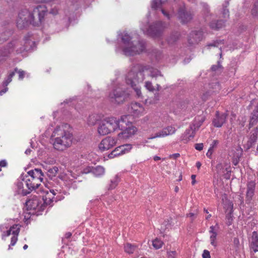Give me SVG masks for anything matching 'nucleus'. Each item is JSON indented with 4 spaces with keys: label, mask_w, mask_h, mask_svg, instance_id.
<instances>
[{
    "label": "nucleus",
    "mask_w": 258,
    "mask_h": 258,
    "mask_svg": "<svg viewBox=\"0 0 258 258\" xmlns=\"http://www.w3.org/2000/svg\"><path fill=\"white\" fill-rule=\"evenodd\" d=\"M47 12L45 6H38L32 12L27 10L21 11L17 19V25L20 29H23L29 24L35 26H39L42 22Z\"/></svg>",
    "instance_id": "1"
},
{
    "label": "nucleus",
    "mask_w": 258,
    "mask_h": 258,
    "mask_svg": "<svg viewBox=\"0 0 258 258\" xmlns=\"http://www.w3.org/2000/svg\"><path fill=\"white\" fill-rule=\"evenodd\" d=\"M72 128L67 123L57 126L51 135V142L53 148L58 151H63L71 146L73 135Z\"/></svg>",
    "instance_id": "2"
},
{
    "label": "nucleus",
    "mask_w": 258,
    "mask_h": 258,
    "mask_svg": "<svg viewBox=\"0 0 258 258\" xmlns=\"http://www.w3.org/2000/svg\"><path fill=\"white\" fill-rule=\"evenodd\" d=\"M122 43V51L126 55H134L142 52L145 49V44L141 41L138 35L131 36L123 32L119 34Z\"/></svg>",
    "instance_id": "3"
},
{
    "label": "nucleus",
    "mask_w": 258,
    "mask_h": 258,
    "mask_svg": "<svg viewBox=\"0 0 258 258\" xmlns=\"http://www.w3.org/2000/svg\"><path fill=\"white\" fill-rule=\"evenodd\" d=\"M27 173L29 175V178L33 180V184L36 186V189H38L37 194L45 193V195L43 196L44 203L46 205H50L53 201L54 196L57 192H60L57 189H51L49 192L47 189H41V185L40 182L43 180L44 176L43 173L40 169L35 168L33 170L29 171Z\"/></svg>",
    "instance_id": "4"
},
{
    "label": "nucleus",
    "mask_w": 258,
    "mask_h": 258,
    "mask_svg": "<svg viewBox=\"0 0 258 258\" xmlns=\"http://www.w3.org/2000/svg\"><path fill=\"white\" fill-rule=\"evenodd\" d=\"M132 70L135 71L138 81H143L145 79V74L150 76L152 78L162 76V74L159 70L149 66H136Z\"/></svg>",
    "instance_id": "5"
},
{
    "label": "nucleus",
    "mask_w": 258,
    "mask_h": 258,
    "mask_svg": "<svg viewBox=\"0 0 258 258\" xmlns=\"http://www.w3.org/2000/svg\"><path fill=\"white\" fill-rule=\"evenodd\" d=\"M22 181L18 183V191L19 194L26 196L29 194L30 191L36 190L37 193L38 189L36 186L33 184V180L29 178V175L27 173L22 179Z\"/></svg>",
    "instance_id": "6"
},
{
    "label": "nucleus",
    "mask_w": 258,
    "mask_h": 258,
    "mask_svg": "<svg viewBox=\"0 0 258 258\" xmlns=\"http://www.w3.org/2000/svg\"><path fill=\"white\" fill-rule=\"evenodd\" d=\"M166 27V24L159 21L154 25H151L148 28L141 27L143 32L153 37L159 36L163 29Z\"/></svg>",
    "instance_id": "7"
},
{
    "label": "nucleus",
    "mask_w": 258,
    "mask_h": 258,
    "mask_svg": "<svg viewBox=\"0 0 258 258\" xmlns=\"http://www.w3.org/2000/svg\"><path fill=\"white\" fill-rule=\"evenodd\" d=\"M127 97V94L120 88L114 89L108 95L109 99L111 102L118 104L123 103Z\"/></svg>",
    "instance_id": "8"
},
{
    "label": "nucleus",
    "mask_w": 258,
    "mask_h": 258,
    "mask_svg": "<svg viewBox=\"0 0 258 258\" xmlns=\"http://www.w3.org/2000/svg\"><path fill=\"white\" fill-rule=\"evenodd\" d=\"M125 82L127 84L130 85L133 88L139 98L142 97L141 88L137 86V84L143 81H137L135 71L131 70L127 73L125 77Z\"/></svg>",
    "instance_id": "9"
},
{
    "label": "nucleus",
    "mask_w": 258,
    "mask_h": 258,
    "mask_svg": "<svg viewBox=\"0 0 258 258\" xmlns=\"http://www.w3.org/2000/svg\"><path fill=\"white\" fill-rule=\"evenodd\" d=\"M176 128L172 126L168 125L164 128H163L162 130L159 131L156 133L154 135L151 136L149 139H154L155 138H165L168 136L172 135L175 133Z\"/></svg>",
    "instance_id": "10"
},
{
    "label": "nucleus",
    "mask_w": 258,
    "mask_h": 258,
    "mask_svg": "<svg viewBox=\"0 0 258 258\" xmlns=\"http://www.w3.org/2000/svg\"><path fill=\"white\" fill-rule=\"evenodd\" d=\"M117 141V139L115 137H106L101 141L99 145V148L101 151L109 150L115 146Z\"/></svg>",
    "instance_id": "11"
},
{
    "label": "nucleus",
    "mask_w": 258,
    "mask_h": 258,
    "mask_svg": "<svg viewBox=\"0 0 258 258\" xmlns=\"http://www.w3.org/2000/svg\"><path fill=\"white\" fill-rule=\"evenodd\" d=\"M128 110L136 117L142 116L145 113L143 105L138 102H132L128 106Z\"/></svg>",
    "instance_id": "12"
},
{
    "label": "nucleus",
    "mask_w": 258,
    "mask_h": 258,
    "mask_svg": "<svg viewBox=\"0 0 258 258\" xmlns=\"http://www.w3.org/2000/svg\"><path fill=\"white\" fill-rule=\"evenodd\" d=\"M121 132L117 135V140L123 141L128 139L133 136L137 132V128L134 126H128L125 127L123 130H120Z\"/></svg>",
    "instance_id": "13"
},
{
    "label": "nucleus",
    "mask_w": 258,
    "mask_h": 258,
    "mask_svg": "<svg viewBox=\"0 0 258 258\" xmlns=\"http://www.w3.org/2000/svg\"><path fill=\"white\" fill-rule=\"evenodd\" d=\"M20 229V226L18 224L13 225L11 227L10 229L7 231L6 234H4V236H9L11 234L13 236L11 238V241L10 245L14 246L18 240V235L19 233Z\"/></svg>",
    "instance_id": "14"
},
{
    "label": "nucleus",
    "mask_w": 258,
    "mask_h": 258,
    "mask_svg": "<svg viewBox=\"0 0 258 258\" xmlns=\"http://www.w3.org/2000/svg\"><path fill=\"white\" fill-rule=\"evenodd\" d=\"M132 149V146L130 144H126L120 146L116 148L113 151L108 155L109 158H113L117 156L125 154L128 152Z\"/></svg>",
    "instance_id": "15"
},
{
    "label": "nucleus",
    "mask_w": 258,
    "mask_h": 258,
    "mask_svg": "<svg viewBox=\"0 0 258 258\" xmlns=\"http://www.w3.org/2000/svg\"><path fill=\"white\" fill-rule=\"evenodd\" d=\"M105 119L111 133L120 130V127H122V124H120L119 120L114 117H109Z\"/></svg>",
    "instance_id": "16"
},
{
    "label": "nucleus",
    "mask_w": 258,
    "mask_h": 258,
    "mask_svg": "<svg viewBox=\"0 0 258 258\" xmlns=\"http://www.w3.org/2000/svg\"><path fill=\"white\" fill-rule=\"evenodd\" d=\"M18 45L19 43L15 41L9 43L7 47L5 48L4 51H1L0 52V55L3 56H7L8 54L13 52L15 49H16L17 53H20L22 50H18L17 48Z\"/></svg>",
    "instance_id": "17"
},
{
    "label": "nucleus",
    "mask_w": 258,
    "mask_h": 258,
    "mask_svg": "<svg viewBox=\"0 0 258 258\" xmlns=\"http://www.w3.org/2000/svg\"><path fill=\"white\" fill-rule=\"evenodd\" d=\"M41 205L40 199L37 197H33L26 202V205L29 210L39 209Z\"/></svg>",
    "instance_id": "18"
},
{
    "label": "nucleus",
    "mask_w": 258,
    "mask_h": 258,
    "mask_svg": "<svg viewBox=\"0 0 258 258\" xmlns=\"http://www.w3.org/2000/svg\"><path fill=\"white\" fill-rule=\"evenodd\" d=\"M255 190V183L253 182H250L247 184L246 192V203L249 204L252 200Z\"/></svg>",
    "instance_id": "19"
},
{
    "label": "nucleus",
    "mask_w": 258,
    "mask_h": 258,
    "mask_svg": "<svg viewBox=\"0 0 258 258\" xmlns=\"http://www.w3.org/2000/svg\"><path fill=\"white\" fill-rule=\"evenodd\" d=\"M227 114L225 113L220 114L218 111H217L216 117L213 120V125L217 127H220L222 126L226 121Z\"/></svg>",
    "instance_id": "20"
},
{
    "label": "nucleus",
    "mask_w": 258,
    "mask_h": 258,
    "mask_svg": "<svg viewBox=\"0 0 258 258\" xmlns=\"http://www.w3.org/2000/svg\"><path fill=\"white\" fill-rule=\"evenodd\" d=\"M97 133L100 136H105L111 133L105 119L99 123Z\"/></svg>",
    "instance_id": "21"
},
{
    "label": "nucleus",
    "mask_w": 258,
    "mask_h": 258,
    "mask_svg": "<svg viewBox=\"0 0 258 258\" xmlns=\"http://www.w3.org/2000/svg\"><path fill=\"white\" fill-rule=\"evenodd\" d=\"M218 230V225L216 226H211L210 227L209 233L210 234V243L214 247L217 246L216 238L217 236V231Z\"/></svg>",
    "instance_id": "22"
},
{
    "label": "nucleus",
    "mask_w": 258,
    "mask_h": 258,
    "mask_svg": "<svg viewBox=\"0 0 258 258\" xmlns=\"http://www.w3.org/2000/svg\"><path fill=\"white\" fill-rule=\"evenodd\" d=\"M203 32L201 31H195L190 34L188 39L189 43L194 44L201 41L203 38Z\"/></svg>",
    "instance_id": "23"
},
{
    "label": "nucleus",
    "mask_w": 258,
    "mask_h": 258,
    "mask_svg": "<svg viewBox=\"0 0 258 258\" xmlns=\"http://www.w3.org/2000/svg\"><path fill=\"white\" fill-rule=\"evenodd\" d=\"M196 132L190 126L187 129L181 137V140L184 143H187L189 140L194 138Z\"/></svg>",
    "instance_id": "24"
},
{
    "label": "nucleus",
    "mask_w": 258,
    "mask_h": 258,
    "mask_svg": "<svg viewBox=\"0 0 258 258\" xmlns=\"http://www.w3.org/2000/svg\"><path fill=\"white\" fill-rule=\"evenodd\" d=\"M132 118V116L130 115H124L121 116L120 119H118L119 121V124H122V127H120V130H123L126 126H133L131 120Z\"/></svg>",
    "instance_id": "25"
},
{
    "label": "nucleus",
    "mask_w": 258,
    "mask_h": 258,
    "mask_svg": "<svg viewBox=\"0 0 258 258\" xmlns=\"http://www.w3.org/2000/svg\"><path fill=\"white\" fill-rule=\"evenodd\" d=\"M250 243V248L252 249L255 252L258 251V234L255 231L253 232L252 233Z\"/></svg>",
    "instance_id": "26"
},
{
    "label": "nucleus",
    "mask_w": 258,
    "mask_h": 258,
    "mask_svg": "<svg viewBox=\"0 0 258 258\" xmlns=\"http://www.w3.org/2000/svg\"><path fill=\"white\" fill-rule=\"evenodd\" d=\"M178 15L179 19L183 23H187L192 19L191 14L185 12L184 9L179 10L178 11Z\"/></svg>",
    "instance_id": "27"
},
{
    "label": "nucleus",
    "mask_w": 258,
    "mask_h": 258,
    "mask_svg": "<svg viewBox=\"0 0 258 258\" xmlns=\"http://www.w3.org/2000/svg\"><path fill=\"white\" fill-rule=\"evenodd\" d=\"M230 166L227 163H219L216 166V170L217 173L222 175L226 171H230Z\"/></svg>",
    "instance_id": "28"
},
{
    "label": "nucleus",
    "mask_w": 258,
    "mask_h": 258,
    "mask_svg": "<svg viewBox=\"0 0 258 258\" xmlns=\"http://www.w3.org/2000/svg\"><path fill=\"white\" fill-rule=\"evenodd\" d=\"M258 120V104L253 110L249 122L250 127L254 125Z\"/></svg>",
    "instance_id": "29"
},
{
    "label": "nucleus",
    "mask_w": 258,
    "mask_h": 258,
    "mask_svg": "<svg viewBox=\"0 0 258 258\" xmlns=\"http://www.w3.org/2000/svg\"><path fill=\"white\" fill-rule=\"evenodd\" d=\"M204 119L203 118V117H198V118H195V120L190 125V126L192 129H194V131L196 132L202 125Z\"/></svg>",
    "instance_id": "30"
},
{
    "label": "nucleus",
    "mask_w": 258,
    "mask_h": 258,
    "mask_svg": "<svg viewBox=\"0 0 258 258\" xmlns=\"http://www.w3.org/2000/svg\"><path fill=\"white\" fill-rule=\"evenodd\" d=\"M101 117L98 114H94L90 115L87 119V123L89 125H95L100 119Z\"/></svg>",
    "instance_id": "31"
},
{
    "label": "nucleus",
    "mask_w": 258,
    "mask_h": 258,
    "mask_svg": "<svg viewBox=\"0 0 258 258\" xmlns=\"http://www.w3.org/2000/svg\"><path fill=\"white\" fill-rule=\"evenodd\" d=\"M105 168L101 166H97L93 168V174L96 177H100L105 174Z\"/></svg>",
    "instance_id": "32"
},
{
    "label": "nucleus",
    "mask_w": 258,
    "mask_h": 258,
    "mask_svg": "<svg viewBox=\"0 0 258 258\" xmlns=\"http://www.w3.org/2000/svg\"><path fill=\"white\" fill-rule=\"evenodd\" d=\"M224 25V22L220 20L217 22H212L210 24V27L212 29L218 30L221 28Z\"/></svg>",
    "instance_id": "33"
},
{
    "label": "nucleus",
    "mask_w": 258,
    "mask_h": 258,
    "mask_svg": "<svg viewBox=\"0 0 258 258\" xmlns=\"http://www.w3.org/2000/svg\"><path fill=\"white\" fill-rule=\"evenodd\" d=\"M58 171V168L56 166H54L49 168L47 171V175L50 177H53L56 175Z\"/></svg>",
    "instance_id": "34"
},
{
    "label": "nucleus",
    "mask_w": 258,
    "mask_h": 258,
    "mask_svg": "<svg viewBox=\"0 0 258 258\" xmlns=\"http://www.w3.org/2000/svg\"><path fill=\"white\" fill-rule=\"evenodd\" d=\"M136 249V247L130 243H126L124 245V250L126 253H133Z\"/></svg>",
    "instance_id": "35"
},
{
    "label": "nucleus",
    "mask_w": 258,
    "mask_h": 258,
    "mask_svg": "<svg viewBox=\"0 0 258 258\" xmlns=\"http://www.w3.org/2000/svg\"><path fill=\"white\" fill-rule=\"evenodd\" d=\"M163 244V243L161 240H160L158 238H156L153 241L152 244H153V247L155 249H157L160 248L162 246Z\"/></svg>",
    "instance_id": "36"
},
{
    "label": "nucleus",
    "mask_w": 258,
    "mask_h": 258,
    "mask_svg": "<svg viewBox=\"0 0 258 258\" xmlns=\"http://www.w3.org/2000/svg\"><path fill=\"white\" fill-rule=\"evenodd\" d=\"M229 1L230 0H226L225 2V4L223 5L222 14L224 18L228 17L229 16V11L228 10L225 9V7H227L229 5Z\"/></svg>",
    "instance_id": "37"
},
{
    "label": "nucleus",
    "mask_w": 258,
    "mask_h": 258,
    "mask_svg": "<svg viewBox=\"0 0 258 258\" xmlns=\"http://www.w3.org/2000/svg\"><path fill=\"white\" fill-rule=\"evenodd\" d=\"M145 87L150 92H154L156 90V88L153 86L152 83L150 81L145 82Z\"/></svg>",
    "instance_id": "38"
},
{
    "label": "nucleus",
    "mask_w": 258,
    "mask_h": 258,
    "mask_svg": "<svg viewBox=\"0 0 258 258\" xmlns=\"http://www.w3.org/2000/svg\"><path fill=\"white\" fill-rule=\"evenodd\" d=\"M164 2H162L161 0H153L152 3V8L156 9L159 8Z\"/></svg>",
    "instance_id": "39"
},
{
    "label": "nucleus",
    "mask_w": 258,
    "mask_h": 258,
    "mask_svg": "<svg viewBox=\"0 0 258 258\" xmlns=\"http://www.w3.org/2000/svg\"><path fill=\"white\" fill-rule=\"evenodd\" d=\"M93 167L92 166H87L83 168L81 171V172L83 174H88L91 172L93 173Z\"/></svg>",
    "instance_id": "40"
},
{
    "label": "nucleus",
    "mask_w": 258,
    "mask_h": 258,
    "mask_svg": "<svg viewBox=\"0 0 258 258\" xmlns=\"http://www.w3.org/2000/svg\"><path fill=\"white\" fill-rule=\"evenodd\" d=\"M15 74V72H12L10 74L7 79L4 82V85L5 86H7L12 81V78L14 76Z\"/></svg>",
    "instance_id": "41"
},
{
    "label": "nucleus",
    "mask_w": 258,
    "mask_h": 258,
    "mask_svg": "<svg viewBox=\"0 0 258 258\" xmlns=\"http://www.w3.org/2000/svg\"><path fill=\"white\" fill-rule=\"evenodd\" d=\"M224 40H217L216 41H214L213 43H210L207 45V47L209 48L210 46H214V47H218L220 44H223Z\"/></svg>",
    "instance_id": "42"
},
{
    "label": "nucleus",
    "mask_w": 258,
    "mask_h": 258,
    "mask_svg": "<svg viewBox=\"0 0 258 258\" xmlns=\"http://www.w3.org/2000/svg\"><path fill=\"white\" fill-rule=\"evenodd\" d=\"M237 153L233 154V158H235V159H239L241 156L242 151L240 148H239L237 149Z\"/></svg>",
    "instance_id": "43"
},
{
    "label": "nucleus",
    "mask_w": 258,
    "mask_h": 258,
    "mask_svg": "<svg viewBox=\"0 0 258 258\" xmlns=\"http://www.w3.org/2000/svg\"><path fill=\"white\" fill-rule=\"evenodd\" d=\"M118 183L117 178H114V179L111 180V183L110 184L109 188L113 189L115 187Z\"/></svg>",
    "instance_id": "44"
},
{
    "label": "nucleus",
    "mask_w": 258,
    "mask_h": 258,
    "mask_svg": "<svg viewBox=\"0 0 258 258\" xmlns=\"http://www.w3.org/2000/svg\"><path fill=\"white\" fill-rule=\"evenodd\" d=\"M14 72L15 73L17 72L18 73L19 79L22 80L24 78L25 72L23 71L18 70L17 69H15Z\"/></svg>",
    "instance_id": "45"
},
{
    "label": "nucleus",
    "mask_w": 258,
    "mask_h": 258,
    "mask_svg": "<svg viewBox=\"0 0 258 258\" xmlns=\"http://www.w3.org/2000/svg\"><path fill=\"white\" fill-rule=\"evenodd\" d=\"M176 256V251H170L167 252L168 258H175Z\"/></svg>",
    "instance_id": "46"
},
{
    "label": "nucleus",
    "mask_w": 258,
    "mask_h": 258,
    "mask_svg": "<svg viewBox=\"0 0 258 258\" xmlns=\"http://www.w3.org/2000/svg\"><path fill=\"white\" fill-rule=\"evenodd\" d=\"M162 13L163 15L166 17L168 19H169L172 16V14H169L168 12L166 11L165 10L162 9H161Z\"/></svg>",
    "instance_id": "47"
},
{
    "label": "nucleus",
    "mask_w": 258,
    "mask_h": 258,
    "mask_svg": "<svg viewBox=\"0 0 258 258\" xmlns=\"http://www.w3.org/2000/svg\"><path fill=\"white\" fill-rule=\"evenodd\" d=\"M160 118L159 116H154L151 119V122L155 123L156 122H161Z\"/></svg>",
    "instance_id": "48"
},
{
    "label": "nucleus",
    "mask_w": 258,
    "mask_h": 258,
    "mask_svg": "<svg viewBox=\"0 0 258 258\" xmlns=\"http://www.w3.org/2000/svg\"><path fill=\"white\" fill-rule=\"evenodd\" d=\"M213 151H214V149H213V147H210L207 154H206L208 158H209L210 159L212 158V155Z\"/></svg>",
    "instance_id": "49"
},
{
    "label": "nucleus",
    "mask_w": 258,
    "mask_h": 258,
    "mask_svg": "<svg viewBox=\"0 0 258 258\" xmlns=\"http://www.w3.org/2000/svg\"><path fill=\"white\" fill-rule=\"evenodd\" d=\"M203 258H210V252L207 250H204L202 254Z\"/></svg>",
    "instance_id": "50"
},
{
    "label": "nucleus",
    "mask_w": 258,
    "mask_h": 258,
    "mask_svg": "<svg viewBox=\"0 0 258 258\" xmlns=\"http://www.w3.org/2000/svg\"><path fill=\"white\" fill-rule=\"evenodd\" d=\"M203 144L202 143H199L195 144V148L196 150L198 151H201L203 149Z\"/></svg>",
    "instance_id": "51"
},
{
    "label": "nucleus",
    "mask_w": 258,
    "mask_h": 258,
    "mask_svg": "<svg viewBox=\"0 0 258 258\" xmlns=\"http://www.w3.org/2000/svg\"><path fill=\"white\" fill-rule=\"evenodd\" d=\"M230 172L231 170L230 169V171H226V172H225L224 173H223L222 175H223L225 178L228 179L230 177Z\"/></svg>",
    "instance_id": "52"
},
{
    "label": "nucleus",
    "mask_w": 258,
    "mask_h": 258,
    "mask_svg": "<svg viewBox=\"0 0 258 258\" xmlns=\"http://www.w3.org/2000/svg\"><path fill=\"white\" fill-rule=\"evenodd\" d=\"M50 13L54 15H56L58 13V9L55 8H53L50 11Z\"/></svg>",
    "instance_id": "53"
},
{
    "label": "nucleus",
    "mask_w": 258,
    "mask_h": 258,
    "mask_svg": "<svg viewBox=\"0 0 258 258\" xmlns=\"http://www.w3.org/2000/svg\"><path fill=\"white\" fill-rule=\"evenodd\" d=\"M7 163L6 160H2L0 161V167H6Z\"/></svg>",
    "instance_id": "54"
},
{
    "label": "nucleus",
    "mask_w": 258,
    "mask_h": 258,
    "mask_svg": "<svg viewBox=\"0 0 258 258\" xmlns=\"http://www.w3.org/2000/svg\"><path fill=\"white\" fill-rule=\"evenodd\" d=\"M251 13L253 16L257 15V8H256V6H255L254 8L253 9H252V10L251 11Z\"/></svg>",
    "instance_id": "55"
},
{
    "label": "nucleus",
    "mask_w": 258,
    "mask_h": 258,
    "mask_svg": "<svg viewBox=\"0 0 258 258\" xmlns=\"http://www.w3.org/2000/svg\"><path fill=\"white\" fill-rule=\"evenodd\" d=\"M218 144V141L214 140L212 142V144H211L210 147H213V149H214V147H216Z\"/></svg>",
    "instance_id": "56"
},
{
    "label": "nucleus",
    "mask_w": 258,
    "mask_h": 258,
    "mask_svg": "<svg viewBox=\"0 0 258 258\" xmlns=\"http://www.w3.org/2000/svg\"><path fill=\"white\" fill-rule=\"evenodd\" d=\"M179 156H180L179 154L175 153V154H173L170 155V158L176 159L177 158L179 157Z\"/></svg>",
    "instance_id": "57"
},
{
    "label": "nucleus",
    "mask_w": 258,
    "mask_h": 258,
    "mask_svg": "<svg viewBox=\"0 0 258 258\" xmlns=\"http://www.w3.org/2000/svg\"><path fill=\"white\" fill-rule=\"evenodd\" d=\"M196 175H192L191 176V179H192V181H191V183L192 185L195 184L196 181Z\"/></svg>",
    "instance_id": "58"
},
{
    "label": "nucleus",
    "mask_w": 258,
    "mask_h": 258,
    "mask_svg": "<svg viewBox=\"0 0 258 258\" xmlns=\"http://www.w3.org/2000/svg\"><path fill=\"white\" fill-rule=\"evenodd\" d=\"M256 138H257V132H255V133H253V134L252 135V140H253V141H255Z\"/></svg>",
    "instance_id": "59"
},
{
    "label": "nucleus",
    "mask_w": 258,
    "mask_h": 258,
    "mask_svg": "<svg viewBox=\"0 0 258 258\" xmlns=\"http://www.w3.org/2000/svg\"><path fill=\"white\" fill-rule=\"evenodd\" d=\"M46 162L47 163H49V164H53L54 162H55V161L53 159H51V160H49L48 159H47Z\"/></svg>",
    "instance_id": "60"
},
{
    "label": "nucleus",
    "mask_w": 258,
    "mask_h": 258,
    "mask_svg": "<svg viewBox=\"0 0 258 258\" xmlns=\"http://www.w3.org/2000/svg\"><path fill=\"white\" fill-rule=\"evenodd\" d=\"M219 68V66H213L211 68V69L213 71H216V70H217L218 68Z\"/></svg>",
    "instance_id": "61"
},
{
    "label": "nucleus",
    "mask_w": 258,
    "mask_h": 258,
    "mask_svg": "<svg viewBox=\"0 0 258 258\" xmlns=\"http://www.w3.org/2000/svg\"><path fill=\"white\" fill-rule=\"evenodd\" d=\"M201 165L202 164H201V162H197L196 163V166L198 168V169H200V167L201 166Z\"/></svg>",
    "instance_id": "62"
},
{
    "label": "nucleus",
    "mask_w": 258,
    "mask_h": 258,
    "mask_svg": "<svg viewBox=\"0 0 258 258\" xmlns=\"http://www.w3.org/2000/svg\"><path fill=\"white\" fill-rule=\"evenodd\" d=\"M239 159H235V158H234L233 163H234V164L235 165H237V164L238 163V162H239Z\"/></svg>",
    "instance_id": "63"
},
{
    "label": "nucleus",
    "mask_w": 258,
    "mask_h": 258,
    "mask_svg": "<svg viewBox=\"0 0 258 258\" xmlns=\"http://www.w3.org/2000/svg\"><path fill=\"white\" fill-rule=\"evenodd\" d=\"M71 235H72V234L70 232H68L66 234V237L67 238H69L71 236Z\"/></svg>",
    "instance_id": "64"
}]
</instances>
